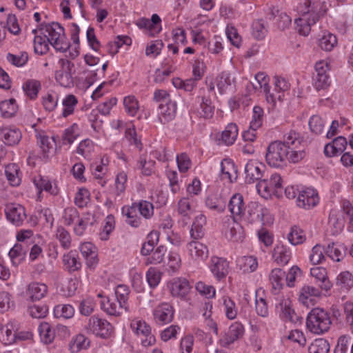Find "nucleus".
Wrapping results in <instances>:
<instances>
[{
	"instance_id": "09e8293b",
	"label": "nucleus",
	"mask_w": 353,
	"mask_h": 353,
	"mask_svg": "<svg viewBox=\"0 0 353 353\" xmlns=\"http://www.w3.org/2000/svg\"><path fill=\"white\" fill-rule=\"evenodd\" d=\"M63 265L69 272H73L80 269L81 264L78 261L77 256L73 252L64 254L63 256Z\"/></svg>"
},
{
	"instance_id": "603ef678",
	"label": "nucleus",
	"mask_w": 353,
	"mask_h": 353,
	"mask_svg": "<svg viewBox=\"0 0 353 353\" xmlns=\"http://www.w3.org/2000/svg\"><path fill=\"white\" fill-rule=\"evenodd\" d=\"M165 265L166 270L168 272L173 273L177 272L181 266V259L180 255L176 252H170Z\"/></svg>"
},
{
	"instance_id": "052dcab7",
	"label": "nucleus",
	"mask_w": 353,
	"mask_h": 353,
	"mask_svg": "<svg viewBox=\"0 0 353 353\" xmlns=\"http://www.w3.org/2000/svg\"><path fill=\"white\" fill-rule=\"evenodd\" d=\"M263 110L259 106H255L253 108L252 119L250 121V128L256 130L263 123Z\"/></svg>"
},
{
	"instance_id": "a211bd4d",
	"label": "nucleus",
	"mask_w": 353,
	"mask_h": 353,
	"mask_svg": "<svg viewBox=\"0 0 353 353\" xmlns=\"http://www.w3.org/2000/svg\"><path fill=\"white\" fill-rule=\"evenodd\" d=\"M7 219L17 226L22 224L26 217L24 208L15 203L8 204L6 208Z\"/></svg>"
},
{
	"instance_id": "5701e85b",
	"label": "nucleus",
	"mask_w": 353,
	"mask_h": 353,
	"mask_svg": "<svg viewBox=\"0 0 353 353\" xmlns=\"http://www.w3.org/2000/svg\"><path fill=\"white\" fill-rule=\"evenodd\" d=\"M48 292V286L43 283L32 282L28 285L26 296L32 301H39Z\"/></svg>"
},
{
	"instance_id": "0eeeda50",
	"label": "nucleus",
	"mask_w": 353,
	"mask_h": 353,
	"mask_svg": "<svg viewBox=\"0 0 353 353\" xmlns=\"http://www.w3.org/2000/svg\"><path fill=\"white\" fill-rule=\"evenodd\" d=\"M256 190L265 199L272 194H279L282 192V179L279 174H274L269 179L260 180L256 185Z\"/></svg>"
},
{
	"instance_id": "ea45409f",
	"label": "nucleus",
	"mask_w": 353,
	"mask_h": 353,
	"mask_svg": "<svg viewBox=\"0 0 353 353\" xmlns=\"http://www.w3.org/2000/svg\"><path fill=\"white\" fill-rule=\"evenodd\" d=\"M19 168L15 163H10L6 166L5 174L11 185L17 186L21 183V178L19 175Z\"/></svg>"
},
{
	"instance_id": "c756f323",
	"label": "nucleus",
	"mask_w": 353,
	"mask_h": 353,
	"mask_svg": "<svg viewBox=\"0 0 353 353\" xmlns=\"http://www.w3.org/2000/svg\"><path fill=\"white\" fill-rule=\"evenodd\" d=\"M310 274L316 280L320 281V287L327 291L332 288V283L329 281L327 276L326 269L323 267L315 266L310 269Z\"/></svg>"
},
{
	"instance_id": "39448f33",
	"label": "nucleus",
	"mask_w": 353,
	"mask_h": 353,
	"mask_svg": "<svg viewBox=\"0 0 353 353\" xmlns=\"http://www.w3.org/2000/svg\"><path fill=\"white\" fill-rule=\"evenodd\" d=\"M331 323L330 314L320 307L312 309L306 319L307 328L315 334H322L327 332Z\"/></svg>"
},
{
	"instance_id": "f03ea898",
	"label": "nucleus",
	"mask_w": 353,
	"mask_h": 353,
	"mask_svg": "<svg viewBox=\"0 0 353 353\" xmlns=\"http://www.w3.org/2000/svg\"><path fill=\"white\" fill-rule=\"evenodd\" d=\"M40 30L57 51L64 52L69 49L70 43L66 39L63 28L59 23L41 24Z\"/></svg>"
},
{
	"instance_id": "0e129e2a",
	"label": "nucleus",
	"mask_w": 353,
	"mask_h": 353,
	"mask_svg": "<svg viewBox=\"0 0 353 353\" xmlns=\"http://www.w3.org/2000/svg\"><path fill=\"white\" fill-rule=\"evenodd\" d=\"M267 28L264 21L260 19L252 23V34L257 39H263L267 33Z\"/></svg>"
},
{
	"instance_id": "79ce46f5",
	"label": "nucleus",
	"mask_w": 353,
	"mask_h": 353,
	"mask_svg": "<svg viewBox=\"0 0 353 353\" xmlns=\"http://www.w3.org/2000/svg\"><path fill=\"white\" fill-rule=\"evenodd\" d=\"M238 135V128L235 123H229L221 134L222 141L227 145H232Z\"/></svg>"
},
{
	"instance_id": "4d7b16f0",
	"label": "nucleus",
	"mask_w": 353,
	"mask_h": 353,
	"mask_svg": "<svg viewBox=\"0 0 353 353\" xmlns=\"http://www.w3.org/2000/svg\"><path fill=\"white\" fill-rule=\"evenodd\" d=\"M74 314V310L70 305H58L54 308V315L56 318L70 319Z\"/></svg>"
},
{
	"instance_id": "20e7f679",
	"label": "nucleus",
	"mask_w": 353,
	"mask_h": 353,
	"mask_svg": "<svg viewBox=\"0 0 353 353\" xmlns=\"http://www.w3.org/2000/svg\"><path fill=\"white\" fill-rule=\"evenodd\" d=\"M281 142L290 152V162L296 163L305 157L303 138L296 131L291 130L285 133Z\"/></svg>"
},
{
	"instance_id": "680f3d73",
	"label": "nucleus",
	"mask_w": 353,
	"mask_h": 353,
	"mask_svg": "<svg viewBox=\"0 0 353 353\" xmlns=\"http://www.w3.org/2000/svg\"><path fill=\"white\" fill-rule=\"evenodd\" d=\"M336 285L341 288L349 289L353 286V276L348 272H341L336 278Z\"/></svg>"
},
{
	"instance_id": "4be33fe9",
	"label": "nucleus",
	"mask_w": 353,
	"mask_h": 353,
	"mask_svg": "<svg viewBox=\"0 0 353 353\" xmlns=\"http://www.w3.org/2000/svg\"><path fill=\"white\" fill-rule=\"evenodd\" d=\"M168 288L172 296L184 297L189 292V282L185 279L176 278L168 283Z\"/></svg>"
},
{
	"instance_id": "a19ab883",
	"label": "nucleus",
	"mask_w": 353,
	"mask_h": 353,
	"mask_svg": "<svg viewBox=\"0 0 353 353\" xmlns=\"http://www.w3.org/2000/svg\"><path fill=\"white\" fill-rule=\"evenodd\" d=\"M34 183L39 190V194L42 190L48 192L53 195H57L59 193V189L56 185H52L49 180L41 176L34 179Z\"/></svg>"
},
{
	"instance_id": "774afa93",
	"label": "nucleus",
	"mask_w": 353,
	"mask_h": 353,
	"mask_svg": "<svg viewBox=\"0 0 353 353\" xmlns=\"http://www.w3.org/2000/svg\"><path fill=\"white\" fill-rule=\"evenodd\" d=\"M123 105L126 112L131 116H134L139 110V103L134 96L125 97L123 99Z\"/></svg>"
},
{
	"instance_id": "b1692460",
	"label": "nucleus",
	"mask_w": 353,
	"mask_h": 353,
	"mask_svg": "<svg viewBox=\"0 0 353 353\" xmlns=\"http://www.w3.org/2000/svg\"><path fill=\"white\" fill-rule=\"evenodd\" d=\"M159 119L163 124L173 120L176 115V105L174 102L160 103L159 106Z\"/></svg>"
},
{
	"instance_id": "7c9ffc66",
	"label": "nucleus",
	"mask_w": 353,
	"mask_h": 353,
	"mask_svg": "<svg viewBox=\"0 0 353 353\" xmlns=\"http://www.w3.org/2000/svg\"><path fill=\"white\" fill-rule=\"evenodd\" d=\"M328 225L331 229L332 234L336 235L344 228V219L336 210H332L329 215Z\"/></svg>"
},
{
	"instance_id": "e2e57ef3",
	"label": "nucleus",
	"mask_w": 353,
	"mask_h": 353,
	"mask_svg": "<svg viewBox=\"0 0 353 353\" xmlns=\"http://www.w3.org/2000/svg\"><path fill=\"white\" fill-rule=\"evenodd\" d=\"M137 211L139 210L140 214L145 219L150 218L154 213V207L152 203L147 201H141L136 203Z\"/></svg>"
},
{
	"instance_id": "6e6d98bb",
	"label": "nucleus",
	"mask_w": 353,
	"mask_h": 353,
	"mask_svg": "<svg viewBox=\"0 0 353 353\" xmlns=\"http://www.w3.org/2000/svg\"><path fill=\"white\" fill-rule=\"evenodd\" d=\"M288 239L292 245H299L305 240L303 231L297 226H293L290 232L288 234Z\"/></svg>"
},
{
	"instance_id": "4468645a",
	"label": "nucleus",
	"mask_w": 353,
	"mask_h": 353,
	"mask_svg": "<svg viewBox=\"0 0 353 353\" xmlns=\"http://www.w3.org/2000/svg\"><path fill=\"white\" fill-rule=\"evenodd\" d=\"M243 325L239 322L233 323L226 332L219 340L221 346L227 347L236 341L241 339L244 335Z\"/></svg>"
},
{
	"instance_id": "69168bd1",
	"label": "nucleus",
	"mask_w": 353,
	"mask_h": 353,
	"mask_svg": "<svg viewBox=\"0 0 353 353\" xmlns=\"http://www.w3.org/2000/svg\"><path fill=\"white\" fill-rule=\"evenodd\" d=\"M155 162L152 160L147 161L144 155H141L138 162V168L141 169L142 173L145 176H150L154 172Z\"/></svg>"
},
{
	"instance_id": "a18cd8bd",
	"label": "nucleus",
	"mask_w": 353,
	"mask_h": 353,
	"mask_svg": "<svg viewBox=\"0 0 353 353\" xmlns=\"http://www.w3.org/2000/svg\"><path fill=\"white\" fill-rule=\"evenodd\" d=\"M38 332L41 340L46 344L50 343L54 339V331L48 323H41L38 327Z\"/></svg>"
},
{
	"instance_id": "cd10ccee",
	"label": "nucleus",
	"mask_w": 353,
	"mask_h": 353,
	"mask_svg": "<svg viewBox=\"0 0 353 353\" xmlns=\"http://www.w3.org/2000/svg\"><path fill=\"white\" fill-rule=\"evenodd\" d=\"M279 307L281 310V317L285 321L292 323H296L299 320V316L292 308L291 301L288 299H284L279 303Z\"/></svg>"
},
{
	"instance_id": "5fc2aeb1",
	"label": "nucleus",
	"mask_w": 353,
	"mask_h": 353,
	"mask_svg": "<svg viewBox=\"0 0 353 353\" xmlns=\"http://www.w3.org/2000/svg\"><path fill=\"white\" fill-rule=\"evenodd\" d=\"M40 88V82L34 79L27 81L23 85L24 92L30 99L37 97Z\"/></svg>"
},
{
	"instance_id": "a878e982",
	"label": "nucleus",
	"mask_w": 353,
	"mask_h": 353,
	"mask_svg": "<svg viewBox=\"0 0 353 353\" xmlns=\"http://www.w3.org/2000/svg\"><path fill=\"white\" fill-rule=\"evenodd\" d=\"M285 272L280 269H273L270 275L269 280L272 285V292L276 294L280 292L284 285Z\"/></svg>"
},
{
	"instance_id": "4c0bfd02",
	"label": "nucleus",
	"mask_w": 353,
	"mask_h": 353,
	"mask_svg": "<svg viewBox=\"0 0 353 353\" xmlns=\"http://www.w3.org/2000/svg\"><path fill=\"white\" fill-rule=\"evenodd\" d=\"M0 341L4 345L16 343L15 331L12 323H8L0 329Z\"/></svg>"
},
{
	"instance_id": "f3484780",
	"label": "nucleus",
	"mask_w": 353,
	"mask_h": 353,
	"mask_svg": "<svg viewBox=\"0 0 353 353\" xmlns=\"http://www.w3.org/2000/svg\"><path fill=\"white\" fill-rule=\"evenodd\" d=\"M187 249L190 257L195 262L203 261L208 256L207 246L198 241H192L188 243Z\"/></svg>"
},
{
	"instance_id": "393cba45",
	"label": "nucleus",
	"mask_w": 353,
	"mask_h": 353,
	"mask_svg": "<svg viewBox=\"0 0 353 353\" xmlns=\"http://www.w3.org/2000/svg\"><path fill=\"white\" fill-rule=\"evenodd\" d=\"M228 208L232 214V217L243 216L245 212L243 196L239 193L234 194L230 199Z\"/></svg>"
},
{
	"instance_id": "9d476101",
	"label": "nucleus",
	"mask_w": 353,
	"mask_h": 353,
	"mask_svg": "<svg viewBox=\"0 0 353 353\" xmlns=\"http://www.w3.org/2000/svg\"><path fill=\"white\" fill-rule=\"evenodd\" d=\"M196 205L193 199L187 197L181 198L177 203V213L181 216V223L183 227H185L190 221L191 216L196 211Z\"/></svg>"
},
{
	"instance_id": "338daca9",
	"label": "nucleus",
	"mask_w": 353,
	"mask_h": 353,
	"mask_svg": "<svg viewBox=\"0 0 353 353\" xmlns=\"http://www.w3.org/2000/svg\"><path fill=\"white\" fill-rule=\"evenodd\" d=\"M79 136V130L78 125L77 123H73L70 127L65 130L63 135V141L68 144H71Z\"/></svg>"
},
{
	"instance_id": "3c124183",
	"label": "nucleus",
	"mask_w": 353,
	"mask_h": 353,
	"mask_svg": "<svg viewBox=\"0 0 353 353\" xmlns=\"http://www.w3.org/2000/svg\"><path fill=\"white\" fill-rule=\"evenodd\" d=\"M198 114L200 117L208 119L212 117L214 114V107L212 105L211 100L205 97L202 98L200 108L198 110Z\"/></svg>"
},
{
	"instance_id": "aec40b11",
	"label": "nucleus",
	"mask_w": 353,
	"mask_h": 353,
	"mask_svg": "<svg viewBox=\"0 0 353 353\" xmlns=\"http://www.w3.org/2000/svg\"><path fill=\"white\" fill-rule=\"evenodd\" d=\"M131 327L137 334L145 337L142 340L143 346L152 345L155 342V337L151 334V328L145 321H134L131 323Z\"/></svg>"
},
{
	"instance_id": "c9c22d12",
	"label": "nucleus",
	"mask_w": 353,
	"mask_h": 353,
	"mask_svg": "<svg viewBox=\"0 0 353 353\" xmlns=\"http://www.w3.org/2000/svg\"><path fill=\"white\" fill-rule=\"evenodd\" d=\"M221 177L223 179H228L230 183L237 179V170L235 165L228 160H224L221 163Z\"/></svg>"
},
{
	"instance_id": "37998d69",
	"label": "nucleus",
	"mask_w": 353,
	"mask_h": 353,
	"mask_svg": "<svg viewBox=\"0 0 353 353\" xmlns=\"http://www.w3.org/2000/svg\"><path fill=\"white\" fill-rule=\"evenodd\" d=\"M259 88L262 89L267 94V100L269 102H275V96L273 94H270V86L268 84L269 78L263 72H258L255 75Z\"/></svg>"
},
{
	"instance_id": "72a5a7b5",
	"label": "nucleus",
	"mask_w": 353,
	"mask_h": 353,
	"mask_svg": "<svg viewBox=\"0 0 353 353\" xmlns=\"http://www.w3.org/2000/svg\"><path fill=\"white\" fill-rule=\"evenodd\" d=\"M273 257L277 264L286 265L291 258V252L283 245H276L274 249Z\"/></svg>"
},
{
	"instance_id": "ddd939ff",
	"label": "nucleus",
	"mask_w": 353,
	"mask_h": 353,
	"mask_svg": "<svg viewBox=\"0 0 353 353\" xmlns=\"http://www.w3.org/2000/svg\"><path fill=\"white\" fill-rule=\"evenodd\" d=\"M319 202V196L316 190L305 188L299 192L296 203L300 208L310 209L316 206Z\"/></svg>"
},
{
	"instance_id": "9b49d317",
	"label": "nucleus",
	"mask_w": 353,
	"mask_h": 353,
	"mask_svg": "<svg viewBox=\"0 0 353 353\" xmlns=\"http://www.w3.org/2000/svg\"><path fill=\"white\" fill-rule=\"evenodd\" d=\"M209 269L213 276L219 281L226 278L230 270V263L224 258L212 256L208 265Z\"/></svg>"
},
{
	"instance_id": "c03bdc74",
	"label": "nucleus",
	"mask_w": 353,
	"mask_h": 353,
	"mask_svg": "<svg viewBox=\"0 0 353 353\" xmlns=\"http://www.w3.org/2000/svg\"><path fill=\"white\" fill-rule=\"evenodd\" d=\"M17 109L18 106L14 99L3 101L0 103V112L3 117H12L16 114Z\"/></svg>"
},
{
	"instance_id": "412c9836",
	"label": "nucleus",
	"mask_w": 353,
	"mask_h": 353,
	"mask_svg": "<svg viewBox=\"0 0 353 353\" xmlns=\"http://www.w3.org/2000/svg\"><path fill=\"white\" fill-rule=\"evenodd\" d=\"M101 306L107 314L112 316H119L128 310L126 306L123 305L116 298H107L106 301L101 302Z\"/></svg>"
},
{
	"instance_id": "2f4dec72",
	"label": "nucleus",
	"mask_w": 353,
	"mask_h": 353,
	"mask_svg": "<svg viewBox=\"0 0 353 353\" xmlns=\"http://www.w3.org/2000/svg\"><path fill=\"white\" fill-rule=\"evenodd\" d=\"M321 292L319 289L310 286H303L299 294V301L304 305H308L309 303H312L314 301V298L319 296Z\"/></svg>"
},
{
	"instance_id": "6ab92c4d",
	"label": "nucleus",
	"mask_w": 353,
	"mask_h": 353,
	"mask_svg": "<svg viewBox=\"0 0 353 353\" xmlns=\"http://www.w3.org/2000/svg\"><path fill=\"white\" fill-rule=\"evenodd\" d=\"M269 211L257 202H251L248 206V220L250 223H261L264 224V218L268 216Z\"/></svg>"
},
{
	"instance_id": "864d4df0",
	"label": "nucleus",
	"mask_w": 353,
	"mask_h": 353,
	"mask_svg": "<svg viewBox=\"0 0 353 353\" xmlns=\"http://www.w3.org/2000/svg\"><path fill=\"white\" fill-rule=\"evenodd\" d=\"M325 249L322 245L316 244L312 249L310 255V262L314 265L321 263L325 259Z\"/></svg>"
},
{
	"instance_id": "bf43d9fd",
	"label": "nucleus",
	"mask_w": 353,
	"mask_h": 353,
	"mask_svg": "<svg viewBox=\"0 0 353 353\" xmlns=\"http://www.w3.org/2000/svg\"><path fill=\"white\" fill-rule=\"evenodd\" d=\"M130 294V290L128 286L125 285H119L117 286L114 291V296L118 301H119L123 305L126 306L128 309V300Z\"/></svg>"
},
{
	"instance_id": "f257e3e1",
	"label": "nucleus",
	"mask_w": 353,
	"mask_h": 353,
	"mask_svg": "<svg viewBox=\"0 0 353 353\" xmlns=\"http://www.w3.org/2000/svg\"><path fill=\"white\" fill-rule=\"evenodd\" d=\"M314 0H302L296 8L301 17L295 19L298 32L307 36L311 31V26L319 19V14L314 10Z\"/></svg>"
},
{
	"instance_id": "1a4fd4ad",
	"label": "nucleus",
	"mask_w": 353,
	"mask_h": 353,
	"mask_svg": "<svg viewBox=\"0 0 353 353\" xmlns=\"http://www.w3.org/2000/svg\"><path fill=\"white\" fill-rule=\"evenodd\" d=\"M86 329L88 332L103 339L109 337L112 332V326L108 321L96 316L89 319Z\"/></svg>"
},
{
	"instance_id": "423d86ee",
	"label": "nucleus",
	"mask_w": 353,
	"mask_h": 353,
	"mask_svg": "<svg viewBox=\"0 0 353 353\" xmlns=\"http://www.w3.org/2000/svg\"><path fill=\"white\" fill-rule=\"evenodd\" d=\"M265 159L272 167H283L287 161L290 162V152L281 141H275L268 145Z\"/></svg>"
},
{
	"instance_id": "dca6fc26",
	"label": "nucleus",
	"mask_w": 353,
	"mask_h": 353,
	"mask_svg": "<svg viewBox=\"0 0 353 353\" xmlns=\"http://www.w3.org/2000/svg\"><path fill=\"white\" fill-rule=\"evenodd\" d=\"M174 312V309L170 304L163 303L154 310V319L159 324L169 323L173 319Z\"/></svg>"
},
{
	"instance_id": "8fccbe9b",
	"label": "nucleus",
	"mask_w": 353,
	"mask_h": 353,
	"mask_svg": "<svg viewBox=\"0 0 353 353\" xmlns=\"http://www.w3.org/2000/svg\"><path fill=\"white\" fill-rule=\"evenodd\" d=\"M330 350V344L324 339H317L309 346V353H327Z\"/></svg>"
},
{
	"instance_id": "6e6552de",
	"label": "nucleus",
	"mask_w": 353,
	"mask_h": 353,
	"mask_svg": "<svg viewBox=\"0 0 353 353\" xmlns=\"http://www.w3.org/2000/svg\"><path fill=\"white\" fill-rule=\"evenodd\" d=\"M59 63L61 68L56 72L55 79L61 86L70 88L74 84L72 76L75 72L74 64L63 59H60Z\"/></svg>"
},
{
	"instance_id": "bb28decb",
	"label": "nucleus",
	"mask_w": 353,
	"mask_h": 353,
	"mask_svg": "<svg viewBox=\"0 0 353 353\" xmlns=\"http://www.w3.org/2000/svg\"><path fill=\"white\" fill-rule=\"evenodd\" d=\"M81 254L86 260V264L89 268L94 266L97 262V255L95 246L91 243H83L80 246Z\"/></svg>"
},
{
	"instance_id": "2eb2a0df",
	"label": "nucleus",
	"mask_w": 353,
	"mask_h": 353,
	"mask_svg": "<svg viewBox=\"0 0 353 353\" xmlns=\"http://www.w3.org/2000/svg\"><path fill=\"white\" fill-rule=\"evenodd\" d=\"M265 166L256 161H249L245 167V181L252 183L259 181L263 176Z\"/></svg>"
},
{
	"instance_id": "58836bf2",
	"label": "nucleus",
	"mask_w": 353,
	"mask_h": 353,
	"mask_svg": "<svg viewBox=\"0 0 353 353\" xmlns=\"http://www.w3.org/2000/svg\"><path fill=\"white\" fill-rule=\"evenodd\" d=\"M205 223V217L203 214H199L195 217L192 223L190 234L192 239L196 240L203 236V226Z\"/></svg>"
},
{
	"instance_id": "c85d7f7f",
	"label": "nucleus",
	"mask_w": 353,
	"mask_h": 353,
	"mask_svg": "<svg viewBox=\"0 0 353 353\" xmlns=\"http://www.w3.org/2000/svg\"><path fill=\"white\" fill-rule=\"evenodd\" d=\"M325 254L332 260L339 262L346 254V248L343 244L332 243L325 249Z\"/></svg>"
},
{
	"instance_id": "7ed1b4c3",
	"label": "nucleus",
	"mask_w": 353,
	"mask_h": 353,
	"mask_svg": "<svg viewBox=\"0 0 353 353\" xmlns=\"http://www.w3.org/2000/svg\"><path fill=\"white\" fill-rule=\"evenodd\" d=\"M159 232L152 231L148 236V241L143 244L141 253L148 256L145 259V265H157L164 261L167 249L163 245H159L154 250V244L159 241Z\"/></svg>"
},
{
	"instance_id": "e433bc0d",
	"label": "nucleus",
	"mask_w": 353,
	"mask_h": 353,
	"mask_svg": "<svg viewBox=\"0 0 353 353\" xmlns=\"http://www.w3.org/2000/svg\"><path fill=\"white\" fill-rule=\"evenodd\" d=\"M122 214L126 216L125 221L132 227H138L141 223V219L137 216L136 203L131 206L122 208Z\"/></svg>"
},
{
	"instance_id": "49530a36",
	"label": "nucleus",
	"mask_w": 353,
	"mask_h": 353,
	"mask_svg": "<svg viewBox=\"0 0 353 353\" xmlns=\"http://www.w3.org/2000/svg\"><path fill=\"white\" fill-rule=\"evenodd\" d=\"M78 103V100L77 97L73 94L67 95L62 101L63 105V111L62 116L64 118L68 117V116L74 113L75 107Z\"/></svg>"
},
{
	"instance_id": "f704fd0d",
	"label": "nucleus",
	"mask_w": 353,
	"mask_h": 353,
	"mask_svg": "<svg viewBox=\"0 0 353 353\" xmlns=\"http://www.w3.org/2000/svg\"><path fill=\"white\" fill-rule=\"evenodd\" d=\"M0 135L9 145L18 144L21 139V133L18 129L3 128L1 130Z\"/></svg>"
},
{
	"instance_id": "f8f14e48",
	"label": "nucleus",
	"mask_w": 353,
	"mask_h": 353,
	"mask_svg": "<svg viewBox=\"0 0 353 353\" xmlns=\"http://www.w3.org/2000/svg\"><path fill=\"white\" fill-rule=\"evenodd\" d=\"M223 230L225 237L230 241H240L244 238L243 228L234 217H226Z\"/></svg>"
},
{
	"instance_id": "de8ad7c7",
	"label": "nucleus",
	"mask_w": 353,
	"mask_h": 353,
	"mask_svg": "<svg viewBox=\"0 0 353 353\" xmlns=\"http://www.w3.org/2000/svg\"><path fill=\"white\" fill-rule=\"evenodd\" d=\"M336 44V37L330 32H324L319 41V47L325 51H331Z\"/></svg>"
},
{
	"instance_id": "13d9d810",
	"label": "nucleus",
	"mask_w": 353,
	"mask_h": 353,
	"mask_svg": "<svg viewBox=\"0 0 353 353\" xmlns=\"http://www.w3.org/2000/svg\"><path fill=\"white\" fill-rule=\"evenodd\" d=\"M48 39L45 36L43 37L39 35H36L34 39V50L37 54H44L48 52L49 50Z\"/></svg>"
},
{
	"instance_id": "473e14b6",
	"label": "nucleus",
	"mask_w": 353,
	"mask_h": 353,
	"mask_svg": "<svg viewBox=\"0 0 353 353\" xmlns=\"http://www.w3.org/2000/svg\"><path fill=\"white\" fill-rule=\"evenodd\" d=\"M28 252V248L23 243H17L10 250L8 255L14 265H18L24 259Z\"/></svg>"
}]
</instances>
